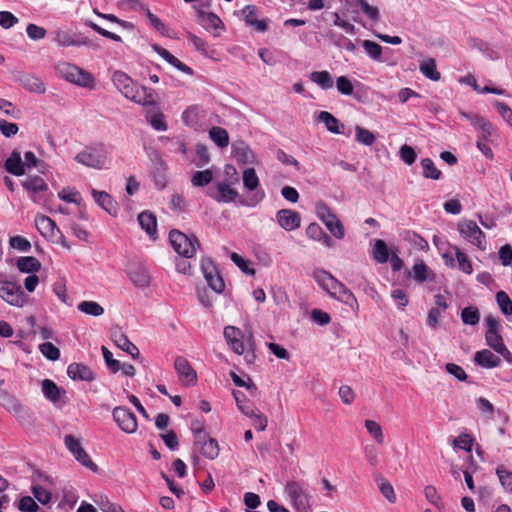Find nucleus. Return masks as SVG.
<instances>
[{"label": "nucleus", "mask_w": 512, "mask_h": 512, "mask_svg": "<svg viewBox=\"0 0 512 512\" xmlns=\"http://www.w3.org/2000/svg\"><path fill=\"white\" fill-rule=\"evenodd\" d=\"M287 501L297 512H309L311 496L304 481L290 480L284 487Z\"/></svg>", "instance_id": "nucleus-1"}, {"label": "nucleus", "mask_w": 512, "mask_h": 512, "mask_svg": "<svg viewBox=\"0 0 512 512\" xmlns=\"http://www.w3.org/2000/svg\"><path fill=\"white\" fill-rule=\"evenodd\" d=\"M55 70L59 77L72 84L88 89L95 88L96 81L94 76L74 64L60 62L55 66Z\"/></svg>", "instance_id": "nucleus-2"}, {"label": "nucleus", "mask_w": 512, "mask_h": 512, "mask_svg": "<svg viewBox=\"0 0 512 512\" xmlns=\"http://www.w3.org/2000/svg\"><path fill=\"white\" fill-rule=\"evenodd\" d=\"M315 281L324 289L331 297L342 302L348 303L354 299L353 294L338 281L333 275L323 269H317L313 273Z\"/></svg>", "instance_id": "nucleus-3"}, {"label": "nucleus", "mask_w": 512, "mask_h": 512, "mask_svg": "<svg viewBox=\"0 0 512 512\" xmlns=\"http://www.w3.org/2000/svg\"><path fill=\"white\" fill-rule=\"evenodd\" d=\"M108 151L103 144H97L85 148L79 152L74 160L84 166L93 169H103L106 166Z\"/></svg>", "instance_id": "nucleus-4"}, {"label": "nucleus", "mask_w": 512, "mask_h": 512, "mask_svg": "<svg viewBox=\"0 0 512 512\" xmlns=\"http://www.w3.org/2000/svg\"><path fill=\"white\" fill-rule=\"evenodd\" d=\"M169 240L173 249L185 258H191L199 246L198 240L193 236L189 237L179 230H172L169 233Z\"/></svg>", "instance_id": "nucleus-5"}, {"label": "nucleus", "mask_w": 512, "mask_h": 512, "mask_svg": "<svg viewBox=\"0 0 512 512\" xmlns=\"http://www.w3.org/2000/svg\"><path fill=\"white\" fill-rule=\"evenodd\" d=\"M315 212L335 238L342 239L344 237L345 231L341 221L331 212L325 202L318 201L315 205Z\"/></svg>", "instance_id": "nucleus-6"}, {"label": "nucleus", "mask_w": 512, "mask_h": 512, "mask_svg": "<svg viewBox=\"0 0 512 512\" xmlns=\"http://www.w3.org/2000/svg\"><path fill=\"white\" fill-rule=\"evenodd\" d=\"M460 235L471 244L477 246L480 250L486 249V240L484 232L473 220H462L458 223Z\"/></svg>", "instance_id": "nucleus-7"}, {"label": "nucleus", "mask_w": 512, "mask_h": 512, "mask_svg": "<svg viewBox=\"0 0 512 512\" xmlns=\"http://www.w3.org/2000/svg\"><path fill=\"white\" fill-rule=\"evenodd\" d=\"M0 297L12 306L21 307L25 302L21 287L12 281L0 280Z\"/></svg>", "instance_id": "nucleus-8"}, {"label": "nucleus", "mask_w": 512, "mask_h": 512, "mask_svg": "<svg viewBox=\"0 0 512 512\" xmlns=\"http://www.w3.org/2000/svg\"><path fill=\"white\" fill-rule=\"evenodd\" d=\"M64 443L67 449L78 462L92 471H97V465L90 459L89 455L82 448L78 438L74 437L73 435H66L64 438Z\"/></svg>", "instance_id": "nucleus-9"}, {"label": "nucleus", "mask_w": 512, "mask_h": 512, "mask_svg": "<svg viewBox=\"0 0 512 512\" xmlns=\"http://www.w3.org/2000/svg\"><path fill=\"white\" fill-rule=\"evenodd\" d=\"M112 416L122 431L128 434L136 432L138 422L135 414L128 408L123 406L115 407L112 411Z\"/></svg>", "instance_id": "nucleus-10"}, {"label": "nucleus", "mask_w": 512, "mask_h": 512, "mask_svg": "<svg viewBox=\"0 0 512 512\" xmlns=\"http://www.w3.org/2000/svg\"><path fill=\"white\" fill-rule=\"evenodd\" d=\"M207 194L218 203L235 202L239 197V193L226 182H216Z\"/></svg>", "instance_id": "nucleus-11"}, {"label": "nucleus", "mask_w": 512, "mask_h": 512, "mask_svg": "<svg viewBox=\"0 0 512 512\" xmlns=\"http://www.w3.org/2000/svg\"><path fill=\"white\" fill-rule=\"evenodd\" d=\"M194 446L197 451L208 459L213 460L219 455L218 442L213 438H208L206 433H202L201 428L197 432Z\"/></svg>", "instance_id": "nucleus-12"}, {"label": "nucleus", "mask_w": 512, "mask_h": 512, "mask_svg": "<svg viewBox=\"0 0 512 512\" xmlns=\"http://www.w3.org/2000/svg\"><path fill=\"white\" fill-rule=\"evenodd\" d=\"M201 269L209 287L216 293H222L225 289V283L212 261L210 259H203Z\"/></svg>", "instance_id": "nucleus-13"}, {"label": "nucleus", "mask_w": 512, "mask_h": 512, "mask_svg": "<svg viewBox=\"0 0 512 512\" xmlns=\"http://www.w3.org/2000/svg\"><path fill=\"white\" fill-rule=\"evenodd\" d=\"M205 117L206 111L199 105H191L182 113L184 124L195 130L203 129Z\"/></svg>", "instance_id": "nucleus-14"}, {"label": "nucleus", "mask_w": 512, "mask_h": 512, "mask_svg": "<svg viewBox=\"0 0 512 512\" xmlns=\"http://www.w3.org/2000/svg\"><path fill=\"white\" fill-rule=\"evenodd\" d=\"M16 81L27 91L36 94H44L46 92L45 82L37 75L27 72H20L16 77Z\"/></svg>", "instance_id": "nucleus-15"}, {"label": "nucleus", "mask_w": 512, "mask_h": 512, "mask_svg": "<svg viewBox=\"0 0 512 512\" xmlns=\"http://www.w3.org/2000/svg\"><path fill=\"white\" fill-rule=\"evenodd\" d=\"M224 337L235 353L241 355L245 352L247 334L245 335L239 328L234 326L225 327Z\"/></svg>", "instance_id": "nucleus-16"}, {"label": "nucleus", "mask_w": 512, "mask_h": 512, "mask_svg": "<svg viewBox=\"0 0 512 512\" xmlns=\"http://www.w3.org/2000/svg\"><path fill=\"white\" fill-rule=\"evenodd\" d=\"M156 96L153 89L136 85L127 99L142 106H152L157 104Z\"/></svg>", "instance_id": "nucleus-17"}, {"label": "nucleus", "mask_w": 512, "mask_h": 512, "mask_svg": "<svg viewBox=\"0 0 512 512\" xmlns=\"http://www.w3.org/2000/svg\"><path fill=\"white\" fill-rule=\"evenodd\" d=\"M276 219L279 226L286 231H293L301 225L300 214L290 209L279 210L276 213Z\"/></svg>", "instance_id": "nucleus-18"}, {"label": "nucleus", "mask_w": 512, "mask_h": 512, "mask_svg": "<svg viewBox=\"0 0 512 512\" xmlns=\"http://www.w3.org/2000/svg\"><path fill=\"white\" fill-rule=\"evenodd\" d=\"M41 389L45 398L55 405H63L66 403V392L59 388L52 380L44 379L41 382Z\"/></svg>", "instance_id": "nucleus-19"}, {"label": "nucleus", "mask_w": 512, "mask_h": 512, "mask_svg": "<svg viewBox=\"0 0 512 512\" xmlns=\"http://www.w3.org/2000/svg\"><path fill=\"white\" fill-rule=\"evenodd\" d=\"M174 368L180 379L187 385L194 384L197 380V374L191 367L188 360L183 356H178L174 362Z\"/></svg>", "instance_id": "nucleus-20"}, {"label": "nucleus", "mask_w": 512, "mask_h": 512, "mask_svg": "<svg viewBox=\"0 0 512 512\" xmlns=\"http://www.w3.org/2000/svg\"><path fill=\"white\" fill-rule=\"evenodd\" d=\"M92 196L96 203L104 209L107 213H109L112 216H115L118 212V204L117 202L112 198L111 195H109L105 191H98L96 189H92L91 191Z\"/></svg>", "instance_id": "nucleus-21"}, {"label": "nucleus", "mask_w": 512, "mask_h": 512, "mask_svg": "<svg viewBox=\"0 0 512 512\" xmlns=\"http://www.w3.org/2000/svg\"><path fill=\"white\" fill-rule=\"evenodd\" d=\"M112 81L118 91L126 98L129 97L137 85L130 76L122 71H115L112 76Z\"/></svg>", "instance_id": "nucleus-22"}, {"label": "nucleus", "mask_w": 512, "mask_h": 512, "mask_svg": "<svg viewBox=\"0 0 512 512\" xmlns=\"http://www.w3.org/2000/svg\"><path fill=\"white\" fill-rule=\"evenodd\" d=\"M486 343L493 350H495L498 354H500L505 360L511 362L512 361V353L507 349L505 344L503 343V339L499 332L486 333L485 335Z\"/></svg>", "instance_id": "nucleus-23"}, {"label": "nucleus", "mask_w": 512, "mask_h": 512, "mask_svg": "<svg viewBox=\"0 0 512 512\" xmlns=\"http://www.w3.org/2000/svg\"><path fill=\"white\" fill-rule=\"evenodd\" d=\"M4 167L6 171L15 176H22L26 171V163L21 158L19 151L14 150L6 159Z\"/></svg>", "instance_id": "nucleus-24"}, {"label": "nucleus", "mask_w": 512, "mask_h": 512, "mask_svg": "<svg viewBox=\"0 0 512 512\" xmlns=\"http://www.w3.org/2000/svg\"><path fill=\"white\" fill-rule=\"evenodd\" d=\"M112 340L118 348L130 354L133 359H137L140 356L137 346L121 331L114 332L112 334Z\"/></svg>", "instance_id": "nucleus-25"}, {"label": "nucleus", "mask_w": 512, "mask_h": 512, "mask_svg": "<svg viewBox=\"0 0 512 512\" xmlns=\"http://www.w3.org/2000/svg\"><path fill=\"white\" fill-rule=\"evenodd\" d=\"M68 376L73 380L92 381L94 374L92 370L81 363H72L67 368Z\"/></svg>", "instance_id": "nucleus-26"}, {"label": "nucleus", "mask_w": 512, "mask_h": 512, "mask_svg": "<svg viewBox=\"0 0 512 512\" xmlns=\"http://www.w3.org/2000/svg\"><path fill=\"white\" fill-rule=\"evenodd\" d=\"M477 365L483 368H494L500 365L501 359L488 349L477 351L474 356Z\"/></svg>", "instance_id": "nucleus-27"}, {"label": "nucleus", "mask_w": 512, "mask_h": 512, "mask_svg": "<svg viewBox=\"0 0 512 512\" xmlns=\"http://www.w3.org/2000/svg\"><path fill=\"white\" fill-rule=\"evenodd\" d=\"M35 226L44 237H52L56 231L59 232L55 222L45 215H37L35 217Z\"/></svg>", "instance_id": "nucleus-28"}, {"label": "nucleus", "mask_w": 512, "mask_h": 512, "mask_svg": "<svg viewBox=\"0 0 512 512\" xmlns=\"http://www.w3.org/2000/svg\"><path fill=\"white\" fill-rule=\"evenodd\" d=\"M247 25L254 26L259 32L267 29V24L263 20H257L256 7L252 5L245 6L241 11Z\"/></svg>", "instance_id": "nucleus-29"}, {"label": "nucleus", "mask_w": 512, "mask_h": 512, "mask_svg": "<svg viewBox=\"0 0 512 512\" xmlns=\"http://www.w3.org/2000/svg\"><path fill=\"white\" fill-rule=\"evenodd\" d=\"M129 278L132 283L140 288H145L150 284V274L143 266H137L129 272Z\"/></svg>", "instance_id": "nucleus-30"}, {"label": "nucleus", "mask_w": 512, "mask_h": 512, "mask_svg": "<svg viewBox=\"0 0 512 512\" xmlns=\"http://www.w3.org/2000/svg\"><path fill=\"white\" fill-rule=\"evenodd\" d=\"M16 265L20 272L30 274H35L41 268V263L33 256L19 257Z\"/></svg>", "instance_id": "nucleus-31"}, {"label": "nucleus", "mask_w": 512, "mask_h": 512, "mask_svg": "<svg viewBox=\"0 0 512 512\" xmlns=\"http://www.w3.org/2000/svg\"><path fill=\"white\" fill-rule=\"evenodd\" d=\"M138 221L141 228L145 230L149 236L152 237L156 234L157 221L156 217L152 213L148 211L140 213L138 216Z\"/></svg>", "instance_id": "nucleus-32"}, {"label": "nucleus", "mask_w": 512, "mask_h": 512, "mask_svg": "<svg viewBox=\"0 0 512 512\" xmlns=\"http://www.w3.org/2000/svg\"><path fill=\"white\" fill-rule=\"evenodd\" d=\"M495 473L498 477L501 487L505 492L512 494V471L505 465L500 464L496 467Z\"/></svg>", "instance_id": "nucleus-33"}, {"label": "nucleus", "mask_w": 512, "mask_h": 512, "mask_svg": "<svg viewBox=\"0 0 512 512\" xmlns=\"http://www.w3.org/2000/svg\"><path fill=\"white\" fill-rule=\"evenodd\" d=\"M146 120L157 131H166L168 128L164 114L158 110L147 111Z\"/></svg>", "instance_id": "nucleus-34"}, {"label": "nucleus", "mask_w": 512, "mask_h": 512, "mask_svg": "<svg viewBox=\"0 0 512 512\" xmlns=\"http://www.w3.org/2000/svg\"><path fill=\"white\" fill-rule=\"evenodd\" d=\"M420 72L432 81H438L441 78L440 72L437 71L436 62L433 58L424 60L419 65Z\"/></svg>", "instance_id": "nucleus-35"}, {"label": "nucleus", "mask_w": 512, "mask_h": 512, "mask_svg": "<svg viewBox=\"0 0 512 512\" xmlns=\"http://www.w3.org/2000/svg\"><path fill=\"white\" fill-rule=\"evenodd\" d=\"M0 405L3 406L10 412L15 414L20 413L22 411V405L20 402L12 395H10L5 390L0 389Z\"/></svg>", "instance_id": "nucleus-36"}, {"label": "nucleus", "mask_w": 512, "mask_h": 512, "mask_svg": "<svg viewBox=\"0 0 512 512\" xmlns=\"http://www.w3.org/2000/svg\"><path fill=\"white\" fill-rule=\"evenodd\" d=\"M310 80L324 90L331 89L334 84L328 71H314L310 74Z\"/></svg>", "instance_id": "nucleus-37"}, {"label": "nucleus", "mask_w": 512, "mask_h": 512, "mask_svg": "<svg viewBox=\"0 0 512 512\" xmlns=\"http://www.w3.org/2000/svg\"><path fill=\"white\" fill-rule=\"evenodd\" d=\"M209 137L219 148H226L229 145L228 132L222 127H212L209 130Z\"/></svg>", "instance_id": "nucleus-38"}, {"label": "nucleus", "mask_w": 512, "mask_h": 512, "mask_svg": "<svg viewBox=\"0 0 512 512\" xmlns=\"http://www.w3.org/2000/svg\"><path fill=\"white\" fill-rule=\"evenodd\" d=\"M318 120L325 124L327 130L334 134H340L342 133L340 130V126L343 127V125L340 124L339 120L336 119L331 113L327 111H321L318 115Z\"/></svg>", "instance_id": "nucleus-39"}, {"label": "nucleus", "mask_w": 512, "mask_h": 512, "mask_svg": "<svg viewBox=\"0 0 512 512\" xmlns=\"http://www.w3.org/2000/svg\"><path fill=\"white\" fill-rule=\"evenodd\" d=\"M23 187L28 192H31L33 194H36L38 192L45 191L48 189V186L45 183V181L39 176H33V177L27 178L25 180V182L23 183Z\"/></svg>", "instance_id": "nucleus-40"}, {"label": "nucleus", "mask_w": 512, "mask_h": 512, "mask_svg": "<svg viewBox=\"0 0 512 512\" xmlns=\"http://www.w3.org/2000/svg\"><path fill=\"white\" fill-rule=\"evenodd\" d=\"M452 249L454 250L458 268L466 274H471L473 272V268L468 256L457 246H452Z\"/></svg>", "instance_id": "nucleus-41"}, {"label": "nucleus", "mask_w": 512, "mask_h": 512, "mask_svg": "<svg viewBox=\"0 0 512 512\" xmlns=\"http://www.w3.org/2000/svg\"><path fill=\"white\" fill-rule=\"evenodd\" d=\"M243 185L249 191H254L259 186V178L254 168H247L243 171Z\"/></svg>", "instance_id": "nucleus-42"}, {"label": "nucleus", "mask_w": 512, "mask_h": 512, "mask_svg": "<svg viewBox=\"0 0 512 512\" xmlns=\"http://www.w3.org/2000/svg\"><path fill=\"white\" fill-rule=\"evenodd\" d=\"M423 176L428 179L438 180L441 177V171L436 168L434 162L430 158L421 160Z\"/></svg>", "instance_id": "nucleus-43"}, {"label": "nucleus", "mask_w": 512, "mask_h": 512, "mask_svg": "<svg viewBox=\"0 0 512 512\" xmlns=\"http://www.w3.org/2000/svg\"><path fill=\"white\" fill-rule=\"evenodd\" d=\"M213 180V172L210 169L203 171H196L192 178L191 183L195 187H203L208 185Z\"/></svg>", "instance_id": "nucleus-44"}, {"label": "nucleus", "mask_w": 512, "mask_h": 512, "mask_svg": "<svg viewBox=\"0 0 512 512\" xmlns=\"http://www.w3.org/2000/svg\"><path fill=\"white\" fill-rule=\"evenodd\" d=\"M78 309L91 316H101L104 313V308L94 301H82L78 304Z\"/></svg>", "instance_id": "nucleus-45"}, {"label": "nucleus", "mask_w": 512, "mask_h": 512, "mask_svg": "<svg viewBox=\"0 0 512 512\" xmlns=\"http://www.w3.org/2000/svg\"><path fill=\"white\" fill-rule=\"evenodd\" d=\"M235 156L237 157L238 161H240L243 164L252 163L254 160V155L251 151V149L246 146L244 143H241L234 147Z\"/></svg>", "instance_id": "nucleus-46"}, {"label": "nucleus", "mask_w": 512, "mask_h": 512, "mask_svg": "<svg viewBox=\"0 0 512 512\" xmlns=\"http://www.w3.org/2000/svg\"><path fill=\"white\" fill-rule=\"evenodd\" d=\"M373 257L378 263H385L389 259V252L386 243L383 240H376Z\"/></svg>", "instance_id": "nucleus-47"}, {"label": "nucleus", "mask_w": 512, "mask_h": 512, "mask_svg": "<svg viewBox=\"0 0 512 512\" xmlns=\"http://www.w3.org/2000/svg\"><path fill=\"white\" fill-rule=\"evenodd\" d=\"M496 301L501 310V312L505 316L512 315V301L508 294L504 291H499L496 293Z\"/></svg>", "instance_id": "nucleus-48"}, {"label": "nucleus", "mask_w": 512, "mask_h": 512, "mask_svg": "<svg viewBox=\"0 0 512 512\" xmlns=\"http://www.w3.org/2000/svg\"><path fill=\"white\" fill-rule=\"evenodd\" d=\"M461 319L467 325H476L480 320L479 310L474 306H469L461 311Z\"/></svg>", "instance_id": "nucleus-49"}, {"label": "nucleus", "mask_w": 512, "mask_h": 512, "mask_svg": "<svg viewBox=\"0 0 512 512\" xmlns=\"http://www.w3.org/2000/svg\"><path fill=\"white\" fill-rule=\"evenodd\" d=\"M377 483L382 495L390 502H396V495L393 486L383 477L377 479Z\"/></svg>", "instance_id": "nucleus-50"}, {"label": "nucleus", "mask_w": 512, "mask_h": 512, "mask_svg": "<svg viewBox=\"0 0 512 512\" xmlns=\"http://www.w3.org/2000/svg\"><path fill=\"white\" fill-rule=\"evenodd\" d=\"M39 351L48 360L56 361L60 358V350L51 342H44L40 344Z\"/></svg>", "instance_id": "nucleus-51"}, {"label": "nucleus", "mask_w": 512, "mask_h": 512, "mask_svg": "<svg viewBox=\"0 0 512 512\" xmlns=\"http://www.w3.org/2000/svg\"><path fill=\"white\" fill-rule=\"evenodd\" d=\"M365 428L369 432V434L379 443H384V435L382 427L379 423H377L374 420H366L365 421Z\"/></svg>", "instance_id": "nucleus-52"}, {"label": "nucleus", "mask_w": 512, "mask_h": 512, "mask_svg": "<svg viewBox=\"0 0 512 512\" xmlns=\"http://www.w3.org/2000/svg\"><path fill=\"white\" fill-rule=\"evenodd\" d=\"M200 17L202 18L201 23L206 29H218L223 25L221 19L214 13L200 12Z\"/></svg>", "instance_id": "nucleus-53"}, {"label": "nucleus", "mask_w": 512, "mask_h": 512, "mask_svg": "<svg viewBox=\"0 0 512 512\" xmlns=\"http://www.w3.org/2000/svg\"><path fill=\"white\" fill-rule=\"evenodd\" d=\"M356 140L366 146H371L375 142V136L368 129L361 126L355 127Z\"/></svg>", "instance_id": "nucleus-54"}, {"label": "nucleus", "mask_w": 512, "mask_h": 512, "mask_svg": "<svg viewBox=\"0 0 512 512\" xmlns=\"http://www.w3.org/2000/svg\"><path fill=\"white\" fill-rule=\"evenodd\" d=\"M54 41L63 47L79 45V42L74 40L73 37L64 30H58L54 33Z\"/></svg>", "instance_id": "nucleus-55"}, {"label": "nucleus", "mask_w": 512, "mask_h": 512, "mask_svg": "<svg viewBox=\"0 0 512 512\" xmlns=\"http://www.w3.org/2000/svg\"><path fill=\"white\" fill-rule=\"evenodd\" d=\"M362 46H363L364 50L366 51V53L373 60H376V61L381 60L382 47L378 43L373 42L371 40H364L362 42Z\"/></svg>", "instance_id": "nucleus-56"}, {"label": "nucleus", "mask_w": 512, "mask_h": 512, "mask_svg": "<svg viewBox=\"0 0 512 512\" xmlns=\"http://www.w3.org/2000/svg\"><path fill=\"white\" fill-rule=\"evenodd\" d=\"M428 267L423 261L416 263L410 272V276L416 281L422 283L427 279Z\"/></svg>", "instance_id": "nucleus-57"}, {"label": "nucleus", "mask_w": 512, "mask_h": 512, "mask_svg": "<svg viewBox=\"0 0 512 512\" xmlns=\"http://www.w3.org/2000/svg\"><path fill=\"white\" fill-rule=\"evenodd\" d=\"M356 7L360 8L370 19L377 21L379 19V10L377 7L371 6L365 0H356Z\"/></svg>", "instance_id": "nucleus-58"}, {"label": "nucleus", "mask_w": 512, "mask_h": 512, "mask_svg": "<svg viewBox=\"0 0 512 512\" xmlns=\"http://www.w3.org/2000/svg\"><path fill=\"white\" fill-rule=\"evenodd\" d=\"M399 157L405 164L412 165L415 162L417 156L416 152L411 146L404 144L400 147Z\"/></svg>", "instance_id": "nucleus-59"}, {"label": "nucleus", "mask_w": 512, "mask_h": 512, "mask_svg": "<svg viewBox=\"0 0 512 512\" xmlns=\"http://www.w3.org/2000/svg\"><path fill=\"white\" fill-rule=\"evenodd\" d=\"M364 456L367 462L375 467L379 463V451L377 447L373 444H368L364 447Z\"/></svg>", "instance_id": "nucleus-60"}, {"label": "nucleus", "mask_w": 512, "mask_h": 512, "mask_svg": "<svg viewBox=\"0 0 512 512\" xmlns=\"http://www.w3.org/2000/svg\"><path fill=\"white\" fill-rule=\"evenodd\" d=\"M18 509L21 512H37L39 506L32 497L24 496L18 502Z\"/></svg>", "instance_id": "nucleus-61"}, {"label": "nucleus", "mask_w": 512, "mask_h": 512, "mask_svg": "<svg viewBox=\"0 0 512 512\" xmlns=\"http://www.w3.org/2000/svg\"><path fill=\"white\" fill-rule=\"evenodd\" d=\"M337 90L343 95H351L353 93L354 87L352 82L346 76H340L336 80Z\"/></svg>", "instance_id": "nucleus-62"}, {"label": "nucleus", "mask_w": 512, "mask_h": 512, "mask_svg": "<svg viewBox=\"0 0 512 512\" xmlns=\"http://www.w3.org/2000/svg\"><path fill=\"white\" fill-rule=\"evenodd\" d=\"M96 503L103 512H124L121 506L111 503L106 496H99V500Z\"/></svg>", "instance_id": "nucleus-63"}, {"label": "nucleus", "mask_w": 512, "mask_h": 512, "mask_svg": "<svg viewBox=\"0 0 512 512\" xmlns=\"http://www.w3.org/2000/svg\"><path fill=\"white\" fill-rule=\"evenodd\" d=\"M494 107L501 117L512 127V109L504 102L495 101Z\"/></svg>", "instance_id": "nucleus-64"}]
</instances>
